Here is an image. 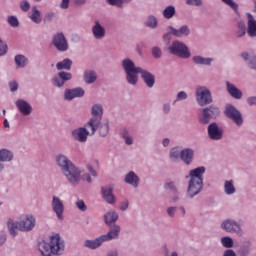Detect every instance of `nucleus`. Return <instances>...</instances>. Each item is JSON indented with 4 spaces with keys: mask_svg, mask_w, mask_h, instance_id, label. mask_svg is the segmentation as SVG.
Returning a JSON list of instances; mask_svg holds the SVG:
<instances>
[{
    "mask_svg": "<svg viewBox=\"0 0 256 256\" xmlns=\"http://www.w3.org/2000/svg\"><path fill=\"white\" fill-rule=\"evenodd\" d=\"M92 115L93 117L87 123V129H91L90 134L95 135V131L98 129L101 137H107L109 134V122L101 125V119L103 117V106L94 105L92 107Z\"/></svg>",
    "mask_w": 256,
    "mask_h": 256,
    "instance_id": "obj_1",
    "label": "nucleus"
},
{
    "mask_svg": "<svg viewBox=\"0 0 256 256\" xmlns=\"http://www.w3.org/2000/svg\"><path fill=\"white\" fill-rule=\"evenodd\" d=\"M57 165L60 166L62 173L72 185H77L81 179V171L64 155H59L56 158Z\"/></svg>",
    "mask_w": 256,
    "mask_h": 256,
    "instance_id": "obj_2",
    "label": "nucleus"
},
{
    "mask_svg": "<svg viewBox=\"0 0 256 256\" xmlns=\"http://www.w3.org/2000/svg\"><path fill=\"white\" fill-rule=\"evenodd\" d=\"M65 244L61 241L59 234L50 237V243L42 241L38 244V249L43 256L57 255L63 251Z\"/></svg>",
    "mask_w": 256,
    "mask_h": 256,
    "instance_id": "obj_3",
    "label": "nucleus"
},
{
    "mask_svg": "<svg viewBox=\"0 0 256 256\" xmlns=\"http://www.w3.org/2000/svg\"><path fill=\"white\" fill-rule=\"evenodd\" d=\"M203 173H205V167H198L190 171V182L188 186V195L195 197L203 189Z\"/></svg>",
    "mask_w": 256,
    "mask_h": 256,
    "instance_id": "obj_4",
    "label": "nucleus"
},
{
    "mask_svg": "<svg viewBox=\"0 0 256 256\" xmlns=\"http://www.w3.org/2000/svg\"><path fill=\"white\" fill-rule=\"evenodd\" d=\"M35 217L32 215L22 216L20 222H14L13 220H8V229L10 231V235L15 237L17 235V229L19 231H32L35 227Z\"/></svg>",
    "mask_w": 256,
    "mask_h": 256,
    "instance_id": "obj_5",
    "label": "nucleus"
},
{
    "mask_svg": "<svg viewBox=\"0 0 256 256\" xmlns=\"http://www.w3.org/2000/svg\"><path fill=\"white\" fill-rule=\"evenodd\" d=\"M121 231V227L114 226L106 235H102L95 240H86L84 245L88 249H97L105 243V241H111V239H117L119 237V233Z\"/></svg>",
    "mask_w": 256,
    "mask_h": 256,
    "instance_id": "obj_6",
    "label": "nucleus"
},
{
    "mask_svg": "<svg viewBox=\"0 0 256 256\" xmlns=\"http://www.w3.org/2000/svg\"><path fill=\"white\" fill-rule=\"evenodd\" d=\"M122 67L126 73V79L130 85H137V75L141 71V67H135V63L131 59H124L122 61Z\"/></svg>",
    "mask_w": 256,
    "mask_h": 256,
    "instance_id": "obj_7",
    "label": "nucleus"
},
{
    "mask_svg": "<svg viewBox=\"0 0 256 256\" xmlns=\"http://www.w3.org/2000/svg\"><path fill=\"white\" fill-rule=\"evenodd\" d=\"M196 101L200 105V107H205V105H209V103L213 102V98L211 97V91L206 87H199L196 89Z\"/></svg>",
    "mask_w": 256,
    "mask_h": 256,
    "instance_id": "obj_8",
    "label": "nucleus"
},
{
    "mask_svg": "<svg viewBox=\"0 0 256 256\" xmlns=\"http://www.w3.org/2000/svg\"><path fill=\"white\" fill-rule=\"evenodd\" d=\"M169 51L172 55H177L178 57H182V59H189V57H191L189 48L179 41L172 43L171 47H169Z\"/></svg>",
    "mask_w": 256,
    "mask_h": 256,
    "instance_id": "obj_9",
    "label": "nucleus"
},
{
    "mask_svg": "<svg viewBox=\"0 0 256 256\" xmlns=\"http://www.w3.org/2000/svg\"><path fill=\"white\" fill-rule=\"evenodd\" d=\"M221 111L217 106H209L207 108H204L202 111V116L200 117V123H203V125H207L211 119H215L216 117H219V114Z\"/></svg>",
    "mask_w": 256,
    "mask_h": 256,
    "instance_id": "obj_10",
    "label": "nucleus"
},
{
    "mask_svg": "<svg viewBox=\"0 0 256 256\" xmlns=\"http://www.w3.org/2000/svg\"><path fill=\"white\" fill-rule=\"evenodd\" d=\"M225 115L229 119H232L236 125H243V117L241 116V112H239L233 105L226 106Z\"/></svg>",
    "mask_w": 256,
    "mask_h": 256,
    "instance_id": "obj_11",
    "label": "nucleus"
},
{
    "mask_svg": "<svg viewBox=\"0 0 256 256\" xmlns=\"http://www.w3.org/2000/svg\"><path fill=\"white\" fill-rule=\"evenodd\" d=\"M52 43L58 51H67V49H69V44L67 43V39L63 33L54 35Z\"/></svg>",
    "mask_w": 256,
    "mask_h": 256,
    "instance_id": "obj_12",
    "label": "nucleus"
},
{
    "mask_svg": "<svg viewBox=\"0 0 256 256\" xmlns=\"http://www.w3.org/2000/svg\"><path fill=\"white\" fill-rule=\"evenodd\" d=\"M208 135L210 139H213V141H219L223 139V130L219 129V126H217V123H211L208 126Z\"/></svg>",
    "mask_w": 256,
    "mask_h": 256,
    "instance_id": "obj_13",
    "label": "nucleus"
},
{
    "mask_svg": "<svg viewBox=\"0 0 256 256\" xmlns=\"http://www.w3.org/2000/svg\"><path fill=\"white\" fill-rule=\"evenodd\" d=\"M52 209L54 213H56L58 219H63V211H65V205H63V201L57 196H53L52 198Z\"/></svg>",
    "mask_w": 256,
    "mask_h": 256,
    "instance_id": "obj_14",
    "label": "nucleus"
},
{
    "mask_svg": "<svg viewBox=\"0 0 256 256\" xmlns=\"http://www.w3.org/2000/svg\"><path fill=\"white\" fill-rule=\"evenodd\" d=\"M72 77L73 75L69 72H59L58 77L53 78V85H55V87H63L65 81H71Z\"/></svg>",
    "mask_w": 256,
    "mask_h": 256,
    "instance_id": "obj_15",
    "label": "nucleus"
},
{
    "mask_svg": "<svg viewBox=\"0 0 256 256\" xmlns=\"http://www.w3.org/2000/svg\"><path fill=\"white\" fill-rule=\"evenodd\" d=\"M222 229L227 231V233H239L241 226L237 222L228 219L222 223Z\"/></svg>",
    "mask_w": 256,
    "mask_h": 256,
    "instance_id": "obj_16",
    "label": "nucleus"
},
{
    "mask_svg": "<svg viewBox=\"0 0 256 256\" xmlns=\"http://www.w3.org/2000/svg\"><path fill=\"white\" fill-rule=\"evenodd\" d=\"M247 19H248L247 33H248L249 37H256V20H255V17H253V14L247 13Z\"/></svg>",
    "mask_w": 256,
    "mask_h": 256,
    "instance_id": "obj_17",
    "label": "nucleus"
},
{
    "mask_svg": "<svg viewBox=\"0 0 256 256\" xmlns=\"http://www.w3.org/2000/svg\"><path fill=\"white\" fill-rule=\"evenodd\" d=\"M74 139L80 141V143H85L87 141V137L89 136V132L86 128H78L72 132Z\"/></svg>",
    "mask_w": 256,
    "mask_h": 256,
    "instance_id": "obj_18",
    "label": "nucleus"
},
{
    "mask_svg": "<svg viewBox=\"0 0 256 256\" xmlns=\"http://www.w3.org/2000/svg\"><path fill=\"white\" fill-rule=\"evenodd\" d=\"M139 73L141 74V77L147 87L151 88L153 87V85H155V76L153 74L146 70H143V68H141V71Z\"/></svg>",
    "mask_w": 256,
    "mask_h": 256,
    "instance_id": "obj_19",
    "label": "nucleus"
},
{
    "mask_svg": "<svg viewBox=\"0 0 256 256\" xmlns=\"http://www.w3.org/2000/svg\"><path fill=\"white\" fill-rule=\"evenodd\" d=\"M85 95V90L83 88H75L72 90L65 91V99L71 101V99H75V97H83Z\"/></svg>",
    "mask_w": 256,
    "mask_h": 256,
    "instance_id": "obj_20",
    "label": "nucleus"
},
{
    "mask_svg": "<svg viewBox=\"0 0 256 256\" xmlns=\"http://www.w3.org/2000/svg\"><path fill=\"white\" fill-rule=\"evenodd\" d=\"M226 89L229 95H231V97H233L234 99H241L243 97V92H241V90H239L229 81L226 82Z\"/></svg>",
    "mask_w": 256,
    "mask_h": 256,
    "instance_id": "obj_21",
    "label": "nucleus"
},
{
    "mask_svg": "<svg viewBox=\"0 0 256 256\" xmlns=\"http://www.w3.org/2000/svg\"><path fill=\"white\" fill-rule=\"evenodd\" d=\"M16 107H18L20 113H22V115H31V105H29V103H27V101L25 100H17L16 102Z\"/></svg>",
    "mask_w": 256,
    "mask_h": 256,
    "instance_id": "obj_22",
    "label": "nucleus"
},
{
    "mask_svg": "<svg viewBox=\"0 0 256 256\" xmlns=\"http://www.w3.org/2000/svg\"><path fill=\"white\" fill-rule=\"evenodd\" d=\"M102 195L105 201H107V203H110V205H113V203H115V196L113 195L112 187H102Z\"/></svg>",
    "mask_w": 256,
    "mask_h": 256,
    "instance_id": "obj_23",
    "label": "nucleus"
},
{
    "mask_svg": "<svg viewBox=\"0 0 256 256\" xmlns=\"http://www.w3.org/2000/svg\"><path fill=\"white\" fill-rule=\"evenodd\" d=\"M92 33L95 39H103V37H105V28H103L99 22H95V25L92 28Z\"/></svg>",
    "mask_w": 256,
    "mask_h": 256,
    "instance_id": "obj_24",
    "label": "nucleus"
},
{
    "mask_svg": "<svg viewBox=\"0 0 256 256\" xmlns=\"http://www.w3.org/2000/svg\"><path fill=\"white\" fill-rule=\"evenodd\" d=\"M71 65H73V61L71 59L66 58L56 64V68L58 71H71Z\"/></svg>",
    "mask_w": 256,
    "mask_h": 256,
    "instance_id": "obj_25",
    "label": "nucleus"
},
{
    "mask_svg": "<svg viewBox=\"0 0 256 256\" xmlns=\"http://www.w3.org/2000/svg\"><path fill=\"white\" fill-rule=\"evenodd\" d=\"M180 158L186 165H190L191 161H193V150L191 149H184L180 153Z\"/></svg>",
    "mask_w": 256,
    "mask_h": 256,
    "instance_id": "obj_26",
    "label": "nucleus"
},
{
    "mask_svg": "<svg viewBox=\"0 0 256 256\" xmlns=\"http://www.w3.org/2000/svg\"><path fill=\"white\" fill-rule=\"evenodd\" d=\"M125 182L129 183V185H132L133 187L139 186V177L135 172L131 171L129 172L125 177Z\"/></svg>",
    "mask_w": 256,
    "mask_h": 256,
    "instance_id": "obj_27",
    "label": "nucleus"
},
{
    "mask_svg": "<svg viewBox=\"0 0 256 256\" xmlns=\"http://www.w3.org/2000/svg\"><path fill=\"white\" fill-rule=\"evenodd\" d=\"M171 31L172 34L175 35V37H183L189 35L190 30L189 27H187V25L182 26L180 29H175L173 27H171Z\"/></svg>",
    "mask_w": 256,
    "mask_h": 256,
    "instance_id": "obj_28",
    "label": "nucleus"
},
{
    "mask_svg": "<svg viewBox=\"0 0 256 256\" xmlns=\"http://www.w3.org/2000/svg\"><path fill=\"white\" fill-rule=\"evenodd\" d=\"M84 81L88 84L95 83V81H97V74L95 71L89 70L84 72Z\"/></svg>",
    "mask_w": 256,
    "mask_h": 256,
    "instance_id": "obj_29",
    "label": "nucleus"
},
{
    "mask_svg": "<svg viewBox=\"0 0 256 256\" xmlns=\"http://www.w3.org/2000/svg\"><path fill=\"white\" fill-rule=\"evenodd\" d=\"M30 19L33 21V23H41L42 21L41 12L35 6L32 8Z\"/></svg>",
    "mask_w": 256,
    "mask_h": 256,
    "instance_id": "obj_30",
    "label": "nucleus"
},
{
    "mask_svg": "<svg viewBox=\"0 0 256 256\" xmlns=\"http://www.w3.org/2000/svg\"><path fill=\"white\" fill-rule=\"evenodd\" d=\"M105 223L107 225H111V223H115V221H117V219H119V215H117V213L115 212H108L105 216Z\"/></svg>",
    "mask_w": 256,
    "mask_h": 256,
    "instance_id": "obj_31",
    "label": "nucleus"
},
{
    "mask_svg": "<svg viewBox=\"0 0 256 256\" xmlns=\"http://www.w3.org/2000/svg\"><path fill=\"white\" fill-rule=\"evenodd\" d=\"M13 159V153L7 149L0 150V161H11Z\"/></svg>",
    "mask_w": 256,
    "mask_h": 256,
    "instance_id": "obj_32",
    "label": "nucleus"
},
{
    "mask_svg": "<svg viewBox=\"0 0 256 256\" xmlns=\"http://www.w3.org/2000/svg\"><path fill=\"white\" fill-rule=\"evenodd\" d=\"M193 61L197 65H209L210 63H212L213 59H211V58H203L201 56H195L193 58Z\"/></svg>",
    "mask_w": 256,
    "mask_h": 256,
    "instance_id": "obj_33",
    "label": "nucleus"
},
{
    "mask_svg": "<svg viewBox=\"0 0 256 256\" xmlns=\"http://www.w3.org/2000/svg\"><path fill=\"white\" fill-rule=\"evenodd\" d=\"M247 33V26L244 21L238 22V31L236 32L237 37H243Z\"/></svg>",
    "mask_w": 256,
    "mask_h": 256,
    "instance_id": "obj_34",
    "label": "nucleus"
},
{
    "mask_svg": "<svg viewBox=\"0 0 256 256\" xmlns=\"http://www.w3.org/2000/svg\"><path fill=\"white\" fill-rule=\"evenodd\" d=\"M224 191L226 195H233V193H235V186H233V181L225 182Z\"/></svg>",
    "mask_w": 256,
    "mask_h": 256,
    "instance_id": "obj_35",
    "label": "nucleus"
},
{
    "mask_svg": "<svg viewBox=\"0 0 256 256\" xmlns=\"http://www.w3.org/2000/svg\"><path fill=\"white\" fill-rule=\"evenodd\" d=\"M173 15H175V7L173 6H168L163 11V16L165 17V19H171Z\"/></svg>",
    "mask_w": 256,
    "mask_h": 256,
    "instance_id": "obj_36",
    "label": "nucleus"
},
{
    "mask_svg": "<svg viewBox=\"0 0 256 256\" xmlns=\"http://www.w3.org/2000/svg\"><path fill=\"white\" fill-rule=\"evenodd\" d=\"M15 63L17 67H25L27 65V58L23 55H17L15 57Z\"/></svg>",
    "mask_w": 256,
    "mask_h": 256,
    "instance_id": "obj_37",
    "label": "nucleus"
},
{
    "mask_svg": "<svg viewBox=\"0 0 256 256\" xmlns=\"http://www.w3.org/2000/svg\"><path fill=\"white\" fill-rule=\"evenodd\" d=\"M221 243L226 249H231V247H233V239L231 237H222Z\"/></svg>",
    "mask_w": 256,
    "mask_h": 256,
    "instance_id": "obj_38",
    "label": "nucleus"
},
{
    "mask_svg": "<svg viewBox=\"0 0 256 256\" xmlns=\"http://www.w3.org/2000/svg\"><path fill=\"white\" fill-rule=\"evenodd\" d=\"M222 1H223V3L228 5V7H231V9H233V11H235V13H239V5L235 2H233V0H222Z\"/></svg>",
    "mask_w": 256,
    "mask_h": 256,
    "instance_id": "obj_39",
    "label": "nucleus"
},
{
    "mask_svg": "<svg viewBox=\"0 0 256 256\" xmlns=\"http://www.w3.org/2000/svg\"><path fill=\"white\" fill-rule=\"evenodd\" d=\"M146 26L151 27V29H155V27H157V18L154 16H149L148 20L146 21Z\"/></svg>",
    "mask_w": 256,
    "mask_h": 256,
    "instance_id": "obj_40",
    "label": "nucleus"
},
{
    "mask_svg": "<svg viewBox=\"0 0 256 256\" xmlns=\"http://www.w3.org/2000/svg\"><path fill=\"white\" fill-rule=\"evenodd\" d=\"M170 157L172 159H179V157H181V150H179V148H172L170 151Z\"/></svg>",
    "mask_w": 256,
    "mask_h": 256,
    "instance_id": "obj_41",
    "label": "nucleus"
},
{
    "mask_svg": "<svg viewBox=\"0 0 256 256\" xmlns=\"http://www.w3.org/2000/svg\"><path fill=\"white\" fill-rule=\"evenodd\" d=\"M8 23L11 27H19V20H17V17L15 16H9Z\"/></svg>",
    "mask_w": 256,
    "mask_h": 256,
    "instance_id": "obj_42",
    "label": "nucleus"
},
{
    "mask_svg": "<svg viewBox=\"0 0 256 256\" xmlns=\"http://www.w3.org/2000/svg\"><path fill=\"white\" fill-rule=\"evenodd\" d=\"M7 49V44H5V42L0 38V57L7 54Z\"/></svg>",
    "mask_w": 256,
    "mask_h": 256,
    "instance_id": "obj_43",
    "label": "nucleus"
},
{
    "mask_svg": "<svg viewBox=\"0 0 256 256\" xmlns=\"http://www.w3.org/2000/svg\"><path fill=\"white\" fill-rule=\"evenodd\" d=\"M110 5H116L117 7H121L123 3H129L131 0H108Z\"/></svg>",
    "mask_w": 256,
    "mask_h": 256,
    "instance_id": "obj_44",
    "label": "nucleus"
},
{
    "mask_svg": "<svg viewBox=\"0 0 256 256\" xmlns=\"http://www.w3.org/2000/svg\"><path fill=\"white\" fill-rule=\"evenodd\" d=\"M20 8L27 12L29 11V9H31V4H29V2L27 0H23L22 2H20Z\"/></svg>",
    "mask_w": 256,
    "mask_h": 256,
    "instance_id": "obj_45",
    "label": "nucleus"
},
{
    "mask_svg": "<svg viewBox=\"0 0 256 256\" xmlns=\"http://www.w3.org/2000/svg\"><path fill=\"white\" fill-rule=\"evenodd\" d=\"M187 5H193L194 7H201L203 2L201 0H186Z\"/></svg>",
    "mask_w": 256,
    "mask_h": 256,
    "instance_id": "obj_46",
    "label": "nucleus"
},
{
    "mask_svg": "<svg viewBox=\"0 0 256 256\" xmlns=\"http://www.w3.org/2000/svg\"><path fill=\"white\" fill-rule=\"evenodd\" d=\"M122 137H124L126 145H133V138L127 136L126 130L122 132Z\"/></svg>",
    "mask_w": 256,
    "mask_h": 256,
    "instance_id": "obj_47",
    "label": "nucleus"
},
{
    "mask_svg": "<svg viewBox=\"0 0 256 256\" xmlns=\"http://www.w3.org/2000/svg\"><path fill=\"white\" fill-rule=\"evenodd\" d=\"M76 207H78L80 211H87V205H85V202L83 200H78L76 202Z\"/></svg>",
    "mask_w": 256,
    "mask_h": 256,
    "instance_id": "obj_48",
    "label": "nucleus"
},
{
    "mask_svg": "<svg viewBox=\"0 0 256 256\" xmlns=\"http://www.w3.org/2000/svg\"><path fill=\"white\" fill-rule=\"evenodd\" d=\"M152 55H153V57H155L156 59H159V58L161 57V55H162L161 48H159V47H154V48L152 49Z\"/></svg>",
    "mask_w": 256,
    "mask_h": 256,
    "instance_id": "obj_49",
    "label": "nucleus"
},
{
    "mask_svg": "<svg viewBox=\"0 0 256 256\" xmlns=\"http://www.w3.org/2000/svg\"><path fill=\"white\" fill-rule=\"evenodd\" d=\"M164 188L170 189V191H173V193H177V188H175V185L173 184V182L166 183L164 185Z\"/></svg>",
    "mask_w": 256,
    "mask_h": 256,
    "instance_id": "obj_50",
    "label": "nucleus"
},
{
    "mask_svg": "<svg viewBox=\"0 0 256 256\" xmlns=\"http://www.w3.org/2000/svg\"><path fill=\"white\" fill-rule=\"evenodd\" d=\"M183 99H187V93H185V91H181L177 94V101H183Z\"/></svg>",
    "mask_w": 256,
    "mask_h": 256,
    "instance_id": "obj_51",
    "label": "nucleus"
},
{
    "mask_svg": "<svg viewBox=\"0 0 256 256\" xmlns=\"http://www.w3.org/2000/svg\"><path fill=\"white\" fill-rule=\"evenodd\" d=\"M10 90L12 91V92H15V91H17V89H19V84H17V82H10Z\"/></svg>",
    "mask_w": 256,
    "mask_h": 256,
    "instance_id": "obj_52",
    "label": "nucleus"
},
{
    "mask_svg": "<svg viewBox=\"0 0 256 256\" xmlns=\"http://www.w3.org/2000/svg\"><path fill=\"white\" fill-rule=\"evenodd\" d=\"M175 211H177V208H176V207H169V208L167 209V213H168V215H169L170 217H174Z\"/></svg>",
    "mask_w": 256,
    "mask_h": 256,
    "instance_id": "obj_53",
    "label": "nucleus"
},
{
    "mask_svg": "<svg viewBox=\"0 0 256 256\" xmlns=\"http://www.w3.org/2000/svg\"><path fill=\"white\" fill-rule=\"evenodd\" d=\"M60 7H61V9H68L69 8V0H62Z\"/></svg>",
    "mask_w": 256,
    "mask_h": 256,
    "instance_id": "obj_54",
    "label": "nucleus"
},
{
    "mask_svg": "<svg viewBox=\"0 0 256 256\" xmlns=\"http://www.w3.org/2000/svg\"><path fill=\"white\" fill-rule=\"evenodd\" d=\"M247 103L250 105H256V96L249 97Z\"/></svg>",
    "mask_w": 256,
    "mask_h": 256,
    "instance_id": "obj_55",
    "label": "nucleus"
},
{
    "mask_svg": "<svg viewBox=\"0 0 256 256\" xmlns=\"http://www.w3.org/2000/svg\"><path fill=\"white\" fill-rule=\"evenodd\" d=\"M53 17H55V14L52 12H49L45 15V21H51V19H53Z\"/></svg>",
    "mask_w": 256,
    "mask_h": 256,
    "instance_id": "obj_56",
    "label": "nucleus"
},
{
    "mask_svg": "<svg viewBox=\"0 0 256 256\" xmlns=\"http://www.w3.org/2000/svg\"><path fill=\"white\" fill-rule=\"evenodd\" d=\"M224 256H237V254H235V251L233 250H226Z\"/></svg>",
    "mask_w": 256,
    "mask_h": 256,
    "instance_id": "obj_57",
    "label": "nucleus"
},
{
    "mask_svg": "<svg viewBox=\"0 0 256 256\" xmlns=\"http://www.w3.org/2000/svg\"><path fill=\"white\" fill-rule=\"evenodd\" d=\"M88 171L91 173L92 177H97V172L93 170V167L88 166Z\"/></svg>",
    "mask_w": 256,
    "mask_h": 256,
    "instance_id": "obj_58",
    "label": "nucleus"
},
{
    "mask_svg": "<svg viewBox=\"0 0 256 256\" xmlns=\"http://www.w3.org/2000/svg\"><path fill=\"white\" fill-rule=\"evenodd\" d=\"M171 110V106L169 104H165L163 106L164 113H168Z\"/></svg>",
    "mask_w": 256,
    "mask_h": 256,
    "instance_id": "obj_59",
    "label": "nucleus"
},
{
    "mask_svg": "<svg viewBox=\"0 0 256 256\" xmlns=\"http://www.w3.org/2000/svg\"><path fill=\"white\" fill-rule=\"evenodd\" d=\"M127 207H129V202H124V203L120 206V209H121V211H125V209H127Z\"/></svg>",
    "mask_w": 256,
    "mask_h": 256,
    "instance_id": "obj_60",
    "label": "nucleus"
},
{
    "mask_svg": "<svg viewBox=\"0 0 256 256\" xmlns=\"http://www.w3.org/2000/svg\"><path fill=\"white\" fill-rule=\"evenodd\" d=\"M242 58L244 59V61H247V59H249V54L246 52L242 53Z\"/></svg>",
    "mask_w": 256,
    "mask_h": 256,
    "instance_id": "obj_61",
    "label": "nucleus"
},
{
    "mask_svg": "<svg viewBox=\"0 0 256 256\" xmlns=\"http://www.w3.org/2000/svg\"><path fill=\"white\" fill-rule=\"evenodd\" d=\"M83 179H86L88 183H91V176L89 175L83 176Z\"/></svg>",
    "mask_w": 256,
    "mask_h": 256,
    "instance_id": "obj_62",
    "label": "nucleus"
},
{
    "mask_svg": "<svg viewBox=\"0 0 256 256\" xmlns=\"http://www.w3.org/2000/svg\"><path fill=\"white\" fill-rule=\"evenodd\" d=\"M163 145H164V147H168L169 146V139H164L163 140Z\"/></svg>",
    "mask_w": 256,
    "mask_h": 256,
    "instance_id": "obj_63",
    "label": "nucleus"
},
{
    "mask_svg": "<svg viewBox=\"0 0 256 256\" xmlns=\"http://www.w3.org/2000/svg\"><path fill=\"white\" fill-rule=\"evenodd\" d=\"M108 256H117V251L110 252Z\"/></svg>",
    "mask_w": 256,
    "mask_h": 256,
    "instance_id": "obj_64",
    "label": "nucleus"
}]
</instances>
